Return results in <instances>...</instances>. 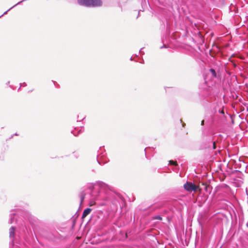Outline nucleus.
Listing matches in <instances>:
<instances>
[{"label":"nucleus","mask_w":248,"mask_h":248,"mask_svg":"<svg viewBox=\"0 0 248 248\" xmlns=\"http://www.w3.org/2000/svg\"><path fill=\"white\" fill-rule=\"evenodd\" d=\"M99 188V194L93 198L95 200H102V205H109L112 204L117 206L119 202V196L110 190V187L102 181H97L96 183Z\"/></svg>","instance_id":"obj_1"},{"label":"nucleus","mask_w":248,"mask_h":248,"mask_svg":"<svg viewBox=\"0 0 248 248\" xmlns=\"http://www.w3.org/2000/svg\"><path fill=\"white\" fill-rule=\"evenodd\" d=\"M78 3L87 7H95L102 5L101 0H78Z\"/></svg>","instance_id":"obj_2"},{"label":"nucleus","mask_w":248,"mask_h":248,"mask_svg":"<svg viewBox=\"0 0 248 248\" xmlns=\"http://www.w3.org/2000/svg\"><path fill=\"white\" fill-rule=\"evenodd\" d=\"M184 189L187 192H191L192 191L196 192L198 190L201 191V189L198 186L195 185L193 183L191 182H186L184 185Z\"/></svg>","instance_id":"obj_3"},{"label":"nucleus","mask_w":248,"mask_h":248,"mask_svg":"<svg viewBox=\"0 0 248 248\" xmlns=\"http://www.w3.org/2000/svg\"><path fill=\"white\" fill-rule=\"evenodd\" d=\"M15 227L12 226L9 229V237L11 242L13 243L15 239Z\"/></svg>","instance_id":"obj_4"},{"label":"nucleus","mask_w":248,"mask_h":248,"mask_svg":"<svg viewBox=\"0 0 248 248\" xmlns=\"http://www.w3.org/2000/svg\"><path fill=\"white\" fill-rule=\"evenodd\" d=\"M92 209L90 208H87L85 209L82 215V218H85L91 212Z\"/></svg>","instance_id":"obj_5"},{"label":"nucleus","mask_w":248,"mask_h":248,"mask_svg":"<svg viewBox=\"0 0 248 248\" xmlns=\"http://www.w3.org/2000/svg\"><path fill=\"white\" fill-rule=\"evenodd\" d=\"M203 185L204 186V190L208 193L209 194L211 193V191H212V188L211 187V186L209 185H204V184H203Z\"/></svg>","instance_id":"obj_6"},{"label":"nucleus","mask_w":248,"mask_h":248,"mask_svg":"<svg viewBox=\"0 0 248 248\" xmlns=\"http://www.w3.org/2000/svg\"><path fill=\"white\" fill-rule=\"evenodd\" d=\"M85 197V194L84 192H81L79 194V198L80 200V204H81L83 202Z\"/></svg>","instance_id":"obj_7"},{"label":"nucleus","mask_w":248,"mask_h":248,"mask_svg":"<svg viewBox=\"0 0 248 248\" xmlns=\"http://www.w3.org/2000/svg\"><path fill=\"white\" fill-rule=\"evenodd\" d=\"M15 215V213H11L10 214V218L9 221V224H12L14 222V218Z\"/></svg>","instance_id":"obj_8"},{"label":"nucleus","mask_w":248,"mask_h":248,"mask_svg":"<svg viewBox=\"0 0 248 248\" xmlns=\"http://www.w3.org/2000/svg\"><path fill=\"white\" fill-rule=\"evenodd\" d=\"M210 71L212 74V76L213 78H216L217 77V73L216 71L213 69H210Z\"/></svg>","instance_id":"obj_9"},{"label":"nucleus","mask_w":248,"mask_h":248,"mask_svg":"<svg viewBox=\"0 0 248 248\" xmlns=\"http://www.w3.org/2000/svg\"><path fill=\"white\" fill-rule=\"evenodd\" d=\"M104 157V155H99L97 156V160L99 164H101V161H100V159Z\"/></svg>","instance_id":"obj_10"},{"label":"nucleus","mask_w":248,"mask_h":248,"mask_svg":"<svg viewBox=\"0 0 248 248\" xmlns=\"http://www.w3.org/2000/svg\"><path fill=\"white\" fill-rule=\"evenodd\" d=\"M153 219L161 220L162 218L161 216L160 215H156L153 217Z\"/></svg>","instance_id":"obj_11"},{"label":"nucleus","mask_w":248,"mask_h":248,"mask_svg":"<svg viewBox=\"0 0 248 248\" xmlns=\"http://www.w3.org/2000/svg\"><path fill=\"white\" fill-rule=\"evenodd\" d=\"M169 164L171 165L176 166L177 165V163L176 161H174L173 160H170L169 161Z\"/></svg>","instance_id":"obj_12"},{"label":"nucleus","mask_w":248,"mask_h":248,"mask_svg":"<svg viewBox=\"0 0 248 248\" xmlns=\"http://www.w3.org/2000/svg\"><path fill=\"white\" fill-rule=\"evenodd\" d=\"M212 145H213V149H215L216 148L215 142H214V141L212 142Z\"/></svg>","instance_id":"obj_13"},{"label":"nucleus","mask_w":248,"mask_h":248,"mask_svg":"<svg viewBox=\"0 0 248 248\" xmlns=\"http://www.w3.org/2000/svg\"><path fill=\"white\" fill-rule=\"evenodd\" d=\"M26 85H27V84L25 82H24L22 84H20V86L19 88L18 89V90L20 88L21 86H26Z\"/></svg>","instance_id":"obj_14"},{"label":"nucleus","mask_w":248,"mask_h":248,"mask_svg":"<svg viewBox=\"0 0 248 248\" xmlns=\"http://www.w3.org/2000/svg\"><path fill=\"white\" fill-rule=\"evenodd\" d=\"M204 120H202V121L201 124H202V125H203L204 124Z\"/></svg>","instance_id":"obj_15"},{"label":"nucleus","mask_w":248,"mask_h":248,"mask_svg":"<svg viewBox=\"0 0 248 248\" xmlns=\"http://www.w3.org/2000/svg\"><path fill=\"white\" fill-rule=\"evenodd\" d=\"M164 47H166V46H165L164 45L163 46H161L160 48L162 49V48H163Z\"/></svg>","instance_id":"obj_16"},{"label":"nucleus","mask_w":248,"mask_h":248,"mask_svg":"<svg viewBox=\"0 0 248 248\" xmlns=\"http://www.w3.org/2000/svg\"><path fill=\"white\" fill-rule=\"evenodd\" d=\"M72 133H73V135L75 136H77L78 135H77L75 132H72Z\"/></svg>","instance_id":"obj_17"},{"label":"nucleus","mask_w":248,"mask_h":248,"mask_svg":"<svg viewBox=\"0 0 248 248\" xmlns=\"http://www.w3.org/2000/svg\"><path fill=\"white\" fill-rule=\"evenodd\" d=\"M219 112H220V113H223V114L224 113V112H223V110H221V111H220V110H219Z\"/></svg>","instance_id":"obj_18"},{"label":"nucleus","mask_w":248,"mask_h":248,"mask_svg":"<svg viewBox=\"0 0 248 248\" xmlns=\"http://www.w3.org/2000/svg\"><path fill=\"white\" fill-rule=\"evenodd\" d=\"M141 49H142V48H141V49H140V53H141Z\"/></svg>","instance_id":"obj_19"},{"label":"nucleus","mask_w":248,"mask_h":248,"mask_svg":"<svg viewBox=\"0 0 248 248\" xmlns=\"http://www.w3.org/2000/svg\"><path fill=\"white\" fill-rule=\"evenodd\" d=\"M247 227H248V224H247Z\"/></svg>","instance_id":"obj_20"}]
</instances>
